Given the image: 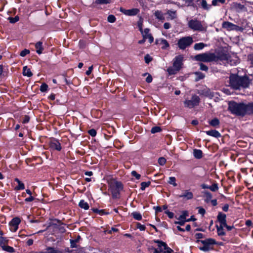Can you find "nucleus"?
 <instances>
[{"label":"nucleus","mask_w":253,"mask_h":253,"mask_svg":"<svg viewBox=\"0 0 253 253\" xmlns=\"http://www.w3.org/2000/svg\"><path fill=\"white\" fill-rule=\"evenodd\" d=\"M123 188V185L121 182L116 181L112 184L111 188L113 197L118 198Z\"/></svg>","instance_id":"7"},{"label":"nucleus","mask_w":253,"mask_h":253,"mask_svg":"<svg viewBox=\"0 0 253 253\" xmlns=\"http://www.w3.org/2000/svg\"><path fill=\"white\" fill-rule=\"evenodd\" d=\"M94 212L99 213L100 215L108 214L109 213L106 212L104 210H98L96 208H93L91 209Z\"/></svg>","instance_id":"32"},{"label":"nucleus","mask_w":253,"mask_h":253,"mask_svg":"<svg viewBox=\"0 0 253 253\" xmlns=\"http://www.w3.org/2000/svg\"><path fill=\"white\" fill-rule=\"evenodd\" d=\"M195 236L196 238L198 239V240H199V239L203 238L204 237V235L203 234L200 233H196L195 235Z\"/></svg>","instance_id":"61"},{"label":"nucleus","mask_w":253,"mask_h":253,"mask_svg":"<svg viewBox=\"0 0 253 253\" xmlns=\"http://www.w3.org/2000/svg\"><path fill=\"white\" fill-rule=\"evenodd\" d=\"M162 130L160 126H154L153 127L151 130V132L152 133H155L156 132H158L161 131Z\"/></svg>","instance_id":"45"},{"label":"nucleus","mask_w":253,"mask_h":253,"mask_svg":"<svg viewBox=\"0 0 253 253\" xmlns=\"http://www.w3.org/2000/svg\"><path fill=\"white\" fill-rule=\"evenodd\" d=\"M201 5L204 9L207 10H208L211 6V5H208L207 4V1L206 0H202L201 2Z\"/></svg>","instance_id":"33"},{"label":"nucleus","mask_w":253,"mask_h":253,"mask_svg":"<svg viewBox=\"0 0 253 253\" xmlns=\"http://www.w3.org/2000/svg\"><path fill=\"white\" fill-rule=\"evenodd\" d=\"M144 60L145 63L148 64L152 60V58L149 54H146L144 57Z\"/></svg>","instance_id":"52"},{"label":"nucleus","mask_w":253,"mask_h":253,"mask_svg":"<svg viewBox=\"0 0 253 253\" xmlns=\"http://www.w3.org/2000/svg\"><path fill=\"white\" fill-rule=\"evenodd\" d=\"M253 114V103L250 102L248 104L244 103L243 117L245 115H251Z\"/></svg>","instance_id":"11"},{"label":"nucleus","mask_w":253,"mask_h":253,"mask_svg":"<svg viewBox=\"0 0 253 253\" xmlns=\"http://www.w3.org/2000/svg\"><path fill=\"white\" fill-rule=\"evenodd\" d=\"M188 27L193 31H204L206 28L203 26L202 22L197 18L190 20L188 22Z\"/></svg>","instance_id":"4"},{"label":"nucleus","mask_w":253,"mask_h":253,"mask_svg":"<svg viewBox=\"0 0 253 253\" xmlns=\"http://www.w3.org/2000/svg\"><path fill=\"white\" fill-rule=\"evenodd\" d=\"M176 179L174 177H170L168 181L169 183L173 185L174 186H177V184L175 182Z\"/></svg>","instance_id":"48"},{"label":"nucleus","mask_w":253,"mask_h":253,"mask_svg":"<svg viewBox=\"0 0 253 253\" xmlns=\"http://www.w3.org/2000/svg\"><path fill=\"white\" fill-rule=\"evenodd\" d=\"M154 15L156 18L160 21H164L165 20L164 14L161 11H156L154 13Z\"/></svg>","instance_id":"24"},{"label":"nucleus","mask_w":253,"mask_h":253,"mask_svg":"<svg viewBox=\"0 0 253 253\" xmlns=\"http://www.w3.org/2000/svg\"><path fill=\"white\" fill-rule=\"evenodd\" d=\"M29 120H30V117L29 116H25L24 118H23V120L22 121V123L23 124H26V123H27L29 122Z\"/></svg>","instance_id":"62"},{"label":"nucleus","mask_w":253,"mask_h":253,"mask_svg":"<svg viewBox=\"0 0 253 253\" xmlns=\"http://www.w3.org/2000/svg\"><path fill=\"white\" fill-rule=\"evenodd\" d=\"M217 235L219 236L225 235V232L224 231L223 225H219V226L216 225Z\"/></svg>","instance_id":"21"},{"label":"nucleus","mask_w":253,"mask_h":253,"mask_svg":"<svg viewBox=\"0 0 253 253\" xmlns=\"http://www.w3.org/2000/svg\"><path fill=\"white\" fill-rule=\"evenodd\" d=\"M203 193L205 195L206 199L205 200L206 203H209L211 201L212 198V194L208 191H204Z\"/></svg>","instance_id":"28"},{"label":"nucleus","mask_w":253,"mask_h":253,"mask_svg":"<svg viewBox=\"0 0 253 253\" xmlns=\"http://www.w3.org/2000/svg\"><path fill=\"white\" fill-rule=\"evenodd\" d=\"M217 220L220 223V225H226V215L225 214L219 212L217 216Z\"/></svg>","instance_id":"17"},{"label":"nucleus","mask_w":253,"mask_h":253,"mask_svg":"<svg viewBox=\"0 0 253 253\" xmlns=\"http://www.w3.org/2000/svg\"><path fill=\"white\" fill-rule=\"evenodd\" d=\"M81 239L80 236L78 235L77 238L75 240H70V244H71V248H77V246L76 245V243H78Z\"/></svg>","instance_id":"27"},{"label":"nucleus","mask_w":253,"mask_h":253,"mask_svg":"<svg viewBox=\"0 0 253 253\" xmlns=\"http://www.w3.org/2000/svg\"><path fill=\"white\" fill-rule=\"evenodd\" d=\"M228 110L233 114L243 117L244 103L231 101L228 103Z\"/></svg>","instance_id":"2"},{"label":"nucleus","mask_w":253,"mask_h":253,"mask_svg":"<svg viewBox=\"0 0 253 253\" xmlns=\"http://www.w3.org/2000/svg\"><path fill=\"white\" fill-rule=\"evenodd\" d=\"M30 53V50L29 49H24L20 53V55L22 57L25 56L27 54Z\"/></svg>","instance_id":"54"},{"label":"nucleus","mask_w":253,"mask_h":253,"mask_svg":"<svg viewBox=\"0 0 253 253\" xmlns=\"http://www.w3.org/2000/svg\"><path fill=\"white\" fill-rule=\"evenodd\" d=\"M57 250H56L53 247H47L46 249L45 252H43L42 253H56Z\"/></svg>","instance_id":"37"},{"label":"nucleus","mask_w":253,"mask_h":253,"mask_svg":"<svg viewBox=\"0 0 253 253\" xmlns=\"http://www.w3.org/2000/svg\"><path fill=\"white\" fill-rule=\"evenodd\" d=\"M131 174L132 176L135 177L137 179H139L140 178V175L137 173L135 170H133L131 172Z\"/></svg>","instance_id":"60"},{"label":"nucleus","mask_w":253,"mask_h":253,"mask_svg":"<svg viewBox=\"0 0 253 253\" xmlns=\"http://www.w3.org/2000/svg\"><path fill=\"white\" fill-rule=\"evenodd\" d=\"M23 75L24 76L30 77L33 76V73L31 71V70L28 68L27 66H25L23 69Z\"/></svg>","instance_id":"22"},{"label":"nucleus","mask_w":253,"mask_h":253,"mask_svg":"<svg viewBox=\"0 0 253 253\" xmlns=\"http://www.w3.org/2000/svg\"><path fill=\"white\" fill-rule=\"evenodd\" d=\"M8 243V240L2 237H0V246L1 248H3Z\"/></svg>","instance_id":"31"},{"label":"nucleus","mask_w":253,"mask_h":253,"mask_svg":"<svg viewBox=\"0 0 253 253\" xmlns=\"http://www.w3.org/2000/svg\"><path fill=\"white\" fill-rule=\"evenodd\" d=\"M165 212L168 215L169 218H172L173 217L174 214L173 212H170L169 211H165Z\"/></svg>","instance_id":"63"},{"label":"nucleus","mask_w":253,"mask_h":253,"mask_svg":"<svg viewBox=\"0 0 253 253\" xmlns=\"http://www.w3.org/2000/svg\"><path fill=\"white\" fill-rule=\"evenodd\" d=\"M222 27L227 30H241L242 28L228 21L224 22L222 23Z\"/></svg>","instance_id":"13"},{"label":"nucleus","mask_w":253,"mask_h":253,"mask_svg":"<svg viewBox=\"0 0 253 253\" xmlns=\"http://www.w3.org/2000/svg\"><path fill=\"white\" fill-rule=\"evenodd\" d=\"M20 222V219L19 218H13L9 223L10 230L12 232H16L18 228V225Z\"/></svg>","instance_id":"12"},{"label":"nucleus","mask_w":253,"mask_h":253,"mask_svg":"<svg viewBox=\"0 0 253 253\" xmlns=\"http://www.w3.org/2000/svg\"><path fill=\"white\" fill-rule=\"evenodd\" d=\"M197 242H201L203 246L199 247V249L204 252H208L212 249V246L216 244L215 240L212 238L206 239L204 240H197Z\"/></svg>","instance_id":"5"},{"label":"nucleus","mask_w":253,"mask_h":253,"mask_svg":"<svg viewBox=\"0 0 253 253\" xmlns=\"http://www.w3.org/2000/svg\"><path fill=\"white\" fill-rule=\"evenodd\" d=\"M107 20L110 23H114L116 21V18L113 15H109L107 17Z\"/></svg>","instance_id":"47"},{"label":"nucleus","mask_w":253,"mask_h":253,"mask_svg":"<svg viewBox=\"0 0 253 253\" xmlns=\"http://www.w3.org/2000/svg\"><path fill=\"white\" fill-rule=\"evenodd\" d=\"M178 198H183L186 200H190L193 198V194L189 190H184L181 195H177Z\"/></svg>","instance_id":"16"},{"label":"nucleus","mask_w":253,"mask_h":253,"mask_svg":"<svg viewBox=\"0 0 253 253\" xmlns=\"http://www.w3.org/2000/svg\"><path fill=\"white\" fill-rule=\"evenodd\" d=\"M219 120L216 118L213 119L209 122L210 125L213 127L219 126Z\"/></svg>","instance_id":"29"},{"label":"nucleus","mask_w":253,"mask_h":253,"mask_svg":"<svg viewBox=\"0 0 253 253\" xmlns=\"http://www.w3.org/2000/svg\"><path fill=\"white\" fill-rule=\"evenodd\" d=\"M137 228L140 231H144L146 229V227L144 225H142L140 223H137Z\"/></svg>","instance_id":"56"},{"label":"nucleus","mask_w":253,"mask_h":253,"mask_svg":"<svg viewBox=\"0 0 253 253\" xmlns=\"http://www.w3.org/2000/svg\"><path fill=\"white\" fill-rule=\"evenodd\" d=\"M111 0H96L95 3L97 4H104L110 3Z\"/></svg>","instance_id":"39"},{"label":"nucleus","mask_w":253,"mask_h":253,"mask_svg":"<svg viewBox=\"0 0 253 253\" xmlns=\"http://www.w3.org/2000/svg\"><path fill=\"white\" fill-rule=\"evenodd\" d=\"M151 184L150 181L142 182L141 183V189L142 190H145V189L148 187Z\"/></svg>","instance_id":"40"},{"label":"nucleus","mask_w":253,"mask_h":253,"mask_svg":"<svg viewBox=\"0 0 253 253\" xmlns=\"http://www.w3.org/2000/svg\"><path fill=\"white\" fill-rule=\"evenodd\" d=\"M193 42L191 37L188 36L180 38L177 42V45L180 49L184 50L186 47L190 46Z\"/></svg>","instance_id":"6"},{"label":"nucleus","mask_w":253,"mask_h":253,"mask_svg":"<svg viewBox=\"0 0 253 253\" xmlns=\"http://www.w3.org/2000/svg\"><path fill=\"white\" fill-rule=\"evenodd\" d=\"M155 242L158 243V247L161 248V247H163L164 250H166V253H171L173 252V250L171 248L168 247L166 243L160 240H156Z\"/></svg>","instance_id":"15"},{"label":"nucleus","mask_w":253,"mask_h":253,"mask_svg":"<svg viewBox=\"0 0 253 253\" xmlns=\"http://www.w3.org/2000/svg\"><path fill=\"white\" fill-rule=\"evenodd\" d=\"M209 189L212 192H215L218 190V186L217 183H213L212 185L209 186Z\"/></svg>","instance_id":"42"},{"label":"nucleus","mask_w":253,"mask_h":253,"mask_svg":"<svg viewBox=\"0 0 253 253\" xmlns=\"http://www.w3.org/2000/svg\"><path fill=\"white\" fill-rule=\"evenodd\" d=\"M143 23L142 19L140 18L139 20L138 21L137 25L139 28V30L141 32V33H143V29H142L143 23Z\"/></svg>","instance_id":"50"},{"label":"nucleus","mask_w":253,"mask_h":253,"mask_svg":"<svg viewBox=\"0 0 253 253\" xmlns=\"http://www.w3.org/2000/svg\"><path fill=\"white\" fill-rule=\"evenodd\" d=\"M206 45L203 43L200 42L195 44L194 46V48L195 50H198L202 49Z\"/></svg>","instance_id":"30"},{"label":"nucleus","mask_w":253,"mask_h":253,"mask_svg":"<svg viewBox=\"0 0 253 253\" xmlns=\"http://www.w3.org/2000/svg\"><path fill=\"white\" fill-rule=\"evenodd\" d=\"M8 19L10 23H15L19 20V18L18 16H16L14 18L9 17H8Z\"/></svg>","instance_id":"46"},{"label":"nucleus","mask_w":253,"mask_h":253,"mask_svg":"<svg viewBox=\"0 0 253 253\" xmlns=\"http://www.w3.org/2000/svg\"><path fill=\"white\" fill-rule=\"evenodd\" d=\"M225 2V0H212V5L213 6L218 5V3H224Z\"/></svg>","instance_id":"44"},{"label":"nucleus","mask_w":253,"mask_h":253,"mask_svg":"<svg viewBox=\"0 0 253 253\" xmlns=\"http://www.w3.org/2000/svg\"><path fill=\"white\" fill-rule=\"evenodd\" d=\"M200 98L196 95H193L191 100H186L184 103L186 107L192 108L196 106H198L199 104Z\"/></svg>","instance_id":"8"},{"label":"nucleus","mask_w":253,"mask_h":253,"mask_svg":"<svg viewBox=\"0 0 253 253\" xmlns=\"http://www.w3.org/2000/svg\"><path fill=\"white\" fill-rule=\"evenodd\" d=\"M166 163V159L164 157H160L158 159V163L161 166L164 165Z\"/></svg>","instance_id":"53"},{"label":"nucleus","mask_w":253,"mask_h":253,"mask_svg":"<svg viewBox=\"0 0 253 253\" xmlns=\"http://www.w3.org/2000/svg\"><path fill=\"white\" fill-rule=\"evenodd\" d=\"M195 74L197 76L195 79L196 81H198L200 80H202L205 77V75L201 72H196Z\"/></svg>","instance_id":"38"},{"label":"nucleus","mask_w":253,"mask_h":253,"mask_svg":"<svg viewBox=\"0 0 253 253\" xmlns=\"http://www.w3.org/2000/svg\"><path fill=\"white\" fill-rule=\"evenodd\" d=\"M15 181H16L18 185L15 188V189L16 190H23L25 188V186L23 183L19 180V179L17 178L15 179Z\"/></svg>","instance_id":"25"},{"label":"nucleus","mask_w":253,"mask_h":253,"mask_svg":"<svg viewBox=\"0 0 253 253\" xmlns=\"http://www.w3.org/2000/svg\"><path fill=\"white\" fill-rule=\"evenodd\" d=\"M88 133L92 137L96 135V131L94 129H91L88 130Z\"/></svg>","instance_id":"59"},{"label":"nucleus","mask_w":253,"mask_h":253,"mask_svg":"<svg viewBox=\"0 0 253 253\" xmlns=\"http://www.w3.org/2000/svg\"><path fill=\"white\" fill-rule=\"evenodd\" d=\"M49 147L51 150L60 151L61 150V144L57 139H52L49 142Z\"/></svg>","instance_id":"10"},{"label":"nucleus","mask_w":253,"mask_h":253,"mask_svg":"<svg viewBox=\"0 0 253 253\" xmlns=\"http://www.w3.org/2000/svg\"><path fill=\"white\" fill-rule=\"evenodd\" d=\"M79 206L80 208L84 209L85 210H88L89 208V206L87 202H85L84 200H81L79 204Z\"/></svg>","instance_id":"26"},{"label":"nucleus","mask_w":253,"mask_h":253,"mask_svg":"<svg viewBox=\"0 0 253 253\" xmlns=\"http://www.w3.org/2000/svg\"><path fill=\"white\" fill-rule=\"evenodd\" d=\"M201 95H204L206 97H210L212 98L214 96V93L211 90L209 89H205L202 90Z\"/></svg>","instance_id":"18"},{"label":"nucleus","mask_w":253,"mask_h":253,"mask_svg":"<svg viewBox=\"0 0 253 253\" xmlns=\"http://www.w3.org/2000/svg\"><path fill=\"white\" fill-rule=\"evenodd\" d=\"M35 47L36 48V52L38 54H41L42 53L43 50L42 46V42H38L35 44Z\"/></svg>","instance_id":"20"},{"label":"nucleus","mask_w":253,"mask_h":253,"mask_svg":"<svg viewBox=\"0 0 253 253\" xmlns=\"http://www.w3.org/2000/svg\"><path fill=\"white\" fill-rule=\"evenodd\" d=\"M193 155L195 158L200 159L203 157V152L201 150L194 149L193 150Z\"/></svg>","instance_id":"23"},{"label":"nucleus","mask_w":253,"mask_h":253,"mask_svg":"<svg viewBox=\"0 0 253 253\" xmlns=\"http://www.w3.org/2000/svg\"><path fill=\"white\" fill-rule=\"evenodd\" d=\"M194 59L197 61L210 62L217 61L218 60V57L214 53L206 52L195 55Z\"/></svg>","instance_id":"3"},{"label":"nucleus","mask_w":253,"mask_h":253,"mask_svg":"<svg viewBox=\"0 0 253 253\" xmlns=\"http://www.w3.org/2000/svg\"><path fill=\"white\" fill-rule=\"evenodd\" d=\"M200 70L202 71H207L208 70V67L203 63H200Z\"/></svg>","instance_id":"57"},{"label":"nucleus","mask_w":253,"mask_h":253,"mask_svg":"<svg viewBox=\"0 0 253 253\" xmlns=\"http://www.w3.org/2000/svg\"><path fill=\"white\" fill-rule=\"evenodd\" d=\"M2 250L5 251H6L8 253H12L14 252V249H13V248L8 246L7 245H6V246H4V247L3 248H2Z\"/></svg>","instance_id":"41"},{"label":"nucleus","mask_w":253,"mask_h":253,"mask_svg":"<svg viewBox=\"0 0 253 253\" xmlns=\"http://www.w3.org/2000/svg\"><path fill=\"white\" fill-rule=\"evenodd\" d=\"M229 86L235 90H241L248 88L252 84V80L247 75L239 76L231 74L229 77Z\"/></svg>","instance_id":"1"},{"label":"nucleus","mask_w":253,"mask_h":253,"mask_svg":"<svg viewBox=\"0 0 253 253\" xmlns=\"http://www.w3.org/2000/svg\"><path fill=\"white\" fill-rule=\"evenodd\" d=\"M146 40L148 39L150 43H152L154 41V38L151 34H149L148 35H146Z\"/></svg>","instance_id":"58"},{"label":"nucleus","mask_w":253,"mask_h":253,"mask_svg":"<svg viewBox=\"0 0 253 253\" xmlns=\"http://www.w3.org/2000/svg\"><path fill=\"white\" fill-rule=\"evenodd\" d=\"M160 42V43L163 45L162 47V49H165L166 48L169 47V44L166 40L161 39Z\"/></svg>","instance_id":"36"},{"label":"nucleus","mask_w":253,"mask_h":253,"mask_svg":"<svg viewBox=\"0 0 253 253\" xmlns=\"http://www.w3.org/2000/svg\"><path fill=\"white\" fill-rule=\"evenodd\" d=\"M179 71V70H178L176 68L174 67H169L167 69V71L169 75H174Z\"/></svg>","instance_id":"34"},{"label":"nucleus","mask_w":253,"mask_h":253,"mask_svg":"<svg viewBox=\"0 0 253 253\" xmlns=\"http://www.w3.org/2000/svg\"><path fill=\"white\" fill-rule=\"evenodd\" d=\"M131 215L136 220H140L142 219V215L139 212H133L131 213Z\"/></svg>","instance_id":"35"},{"label":"nucleus","mask_w":253,"mask_h":253,"mask_svg":"<svg viewBox=\"0 0 253 253\" xmlns=\"http://www.w3.org/2000/svg\"><path fill=\"white\" fill-rule=\"evenodd\" d=\"M147 74H148V76L146 78V82L148 83H150L152 82V77L151 76V75H150L148 73H145L143 75L144 76H146Z\"/></svg>","instance_id":"55"},{"label":"nucleus","mask_w":253,"mask_h":253,"mask_svg":"<svg viewBox=\"0 0 253 253\" xmlns=\"http://www.w3.org/2000/svg\"><path fill=\"white\" fill-rule=\"evenodd\" d=\"M183 60V56L182 55L176 56L173 59V67L176 68L177 69L179 70L181 68L182 65V61Z\"/></svg>","instance_id":"14"},{"label":"nucleus","mask_w":253,"mask_h":253,"mask_svg":"<svg viewBox=\"0 0 253 253\" xmlns=\"http://www.w3.org/2000/svg\"><path fill=\"white\" fill-rule=\"evenodd\" d=\"M198 209H199L198 212L200 214L204 215L206 213V211L204 208L202 207H198Z\"/></svg>","instance_id":"64"},{"label":"nucleus","mask_w":253,"mask_h":253,"mask_svg":"<svg viewBox=\"0 0 253 253\" xmlns=\"http://www.w3.org/2000/svg\"><path fill=\"white\" fill-rule=\"evenodd\" d=\"M120 11L127 16H134L139 12V9L136 8H132L131 9H126L121 7L120 8Z\"/></svg>","instance_id":"9"},{"label":"nucleus","mask_w":253,"mask_h":253,"mask_svg":"<svg viewBox=\"0 0 253 253\" xmlns=\"http://www.w3.org/2000/svg\"><path fill=\"white\" fill-rule=\"evenodd\" d=\"M206 133L207 135L214 137L215 138H219L221 136L220 133L216 130H210L206 131Z\"/></svg>","instance_id":"19"},{"label":"nucleus","mask_w":253,"mask_h":253,"mask_svg":"<svg viewBox=\"0 0 253 253\" xmlns=\"http://www.w3.org/2000/svg\"><path fill=\"white\" fill-rule=\"evenodd\" d=\"M167 14L171 17V19H174L176 17L175 11H172L170 10H169L167 11Z\"/></svg>","instance_id":"49"},{"label":"nucleus","mask_w":253,"mask_h":253,"mask_svg":"<svg viewBox=\"0 0 253 253\" xmlns=\"http://www.w3.org/2000/svg\"><path fill=\"white\" fill-rule=\"evenodd\" d=\"M47 89L48 85L45 83L42 84L40 87V90L42 92L47 91Z\"/></svg>","instance_id":"51"},{"label":"nucleus","mask_w":253,"mask_h":253,"mask_svg":"<svg viewBox=\"0 0 253 253\" xmlns=\"http://www.w3.org/2000/svg\"><path fill=\"white\" fill-rule=\"evenodd\" d=\"M188 215V212L187 211H183L182 212V214L179 216V217L178 218V220H186V217Z\"/></svg>","instance_id":"43"}]
</instances>
